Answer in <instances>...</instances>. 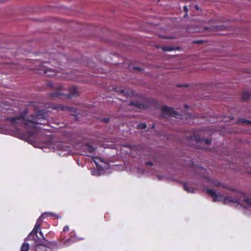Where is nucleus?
Segmentation results:
<instances>
[{
  "label": "nucleus",
  "instance_id": "1",
  "mask_svg": "<svg viewBox=\"0 0 251 251\" xmlns=\"http://www.w3.org/2000/svg\"><path fill=\"white\" fill-rule=\"evenodd\" d=\"M25 114H20L18 116L7 117L5 119L9 121L14 126L24 125L28 129L27 139L31 141V139L34 138L38 131V127L37 125H45L48 123L46 116L42 111H39L35 116L31 115L25 120L24 118Z\"/></svg>",
  "mask_w": 251,
  "mask_h": 251
},
{
  "label": "nucleus",
  "instance_id": "2",
  "mask_svg": "<svg viewBox=\"0 0 251 251\" xmlns=\"http://www.w3.org/2000/svg\"><path fill=\"white\" fill-rule=\"evenodd\" d=\"M41 224L36 223L34 228L32 231L28 234L25 239V242L23 244L21 251H28L30 248L42 246L52 250L56 249L57 248V244L56 242H50L46 239L42 231L39 232V234L41 236V238L38 237L37 233L38 230L40 229Z\"/></svg>",
  "mask_w": 251,
  "mask_h": 251
},
{
  "label": "nucleus",
  "instance_id": "3",
  "mask_svg": "<svg viewBox=\"0 0 251 251\" xmlns=\"http://www.w3.org/2000/svg\"><path fill=\"white\" fill-rule=\"evenodd\" d=\"M207 193L212 197L214 201H223L225 204L236 205V206L238 204H240L242 206H243L242 202H245L247 206H251V199L247 197L245 194L242 192L237 193L236 198L230 196L225 197L223 195L217 194L211 189H207Z\"/></svg>",
  "mask_w": 251,
  "mask_h": 251
},
{
  "label": "nucleus",
  "instance_id": "4",
  "mask_svg": "<svg viewBox=\"0 0 251 251\" xmlns=\"http://www.w3.org/2000/svg\"><path fill=\"white\" fill-rule=\"evenodd\" d=\"M163 116H169L172 117H176L177 113L173 108L167 106H163L161 108Z\"/></svg>",
  "mask_w": 251,
  "mask_h": 251
},
{
  "label": "nucleus",
  "instance_id": "5",
  "mask_svg": "<svg viewBox=\"0 0 251 251\" xmlns=\"http://www.w3.org/2000/svg\"><path fill=\"white\" fill-rule=\"evenodd\" d=\"M192 138L194 139L197 143H204L205 145H209L211 144V140L208 139H201L199 135H194L192 137Z\"/></svg>",
  "mask_w": 251,
  "mask_h": 251
},
{
  "label": "nucleus",
  "instance_id": "6",
  "mask_svg": "<svg viewBox=\"0 0 251 251\" xmlns=\"http://www.w3.org/2000/svg\"><path fill=\"white\" fill-rule=\"evenodd\" d=\"M79 94V93L77 88L75 86H73L70 87L69 90V94H68V97H77L78 96Z\"/></svg>",
  "mask_w": 251,
  "mask_h": 251
},
{
  "label": "nucleus",
  "instance_id": "7",
  "mask_svg": "<svg viewBox=\"0 0 251 251\" xmlns=\"http://www.w3.org/2000/svg\"><path fill=\"white\" fill-rule=\"evenodd\" d=\"M63 87L62 86H60L57 92L54 93H52L50 94V97L52 98H59L60 96H61L63 95H64V93H61L60 91L63 90Z\"/></svg>",
  "mask_w": 251,
  "mask_h": 251
},
{
  "label": "nucleus",
  "instance_id": "8",
  "mask_svg": "<svg viewBox=\"0 0 251 251\" xmlns=\"http://www.w3.org/2000/svg\"><path fill=\"white\" fill-rule=\"evenodd\" d=\"M130 104L131 105H134L136 107L141 108V109H146L149 107L148 104L141 103L140 102H130Z\"/></svg>",
  "mask_w": 251,
  "mask_h": 251
},
{
  "label": "nucleus",
  "instance_id": "9",
  "mask_svg": "<svg viewBox=\"0 0 251 251\" xmlns=\"http://www.w3.org/2000/svg\"><path fill=\"white\" fill-rule=\"evenodd\" d=\"M209 182L211 183V184H213L214 186L225 187V185L221 183L217 180H213L209 179Z\"/></svg>",
  "mask_w": 251,
  "mask_h": 251
},
{
  "label": "nucleus",
  "instance_id": "10",
  "mask_svg": "<svg viewBox=\"0 0 251 251\" xmlns=\"http://www.w3.org/2000/svg\"><path fill=\"white\" fill-rule=\"evenodd\" d=\"M183 188L188 193H194L196 190L194 188L189 187L186 184H184Z\"/></svg>",
  "mask_w": 251,
  "mask_h": 251
},
{
  "label": "nucleus",
  "instance_id": "11",
  "mask_svg": "<svg viewBox=\"0 0 251 251\" xmlns=\"http://www.w3.org/2000/svg\"><path fill=\"white\" fill-rule=\"evenodd\" d=\"M242 98L245 100H248L251 99V95L249 92H244Z\"/></svg>",
  "mask_w": 251,
  "mask_h": 251
},
{
  "label": "nucleus",
  "instance_id": "12",
  "mask_svg": "<svg viewBox=\"0 0 251 251\" xmlns=\"http://www.w3.org/2000/svg\"><path fill=\"white\" fill-rule=\"evenodd\" d=\"M239 123L243 124V125H249L251 124V122L248 120H246L245 119H240L238 122Z\"/></svg>",
  "mask_w": 251,
  "mask_h": 251
},
{
  "label": "nucleus",
  "instance_id": "13",
  "mask_svg": "<svg viewBox=\"0 0 251 251\" xmlns=\"http://www.w3.org/2000/svg\"><path fill=\"white\" fill-rule=\"evenodd\" d=\"M44 215V217H56L57 218H59V217L56 214L52 213V212H45L43 214Z\"/></svg>",
  "mask_w": 251,
  "mask_h": 251
},
{
  "label": "nucleus",
  "instance_id": "14",
  "mask_svg": "<svg viewBox=\"0 0 251 251\" xmlns=\"http://www.w3.org/2000/svg\"><path fill=\"white\" fill-rule=\"evenodd\" d=\"M60 108L61 110H63V111L68 110V111H73L74 112H75L73 108H72L71 107H69L67 106H61Z\"/></svg>",
  "mask_w": 251,
  "mask_h": 251
},
{
  "label": "nucleus",
  "instance_id": "15",
  "mask_svg": "<svg viewBox=\"0 0 251 251\" xmlns=\"http://www.w3.org/2000/svg\"><path fill=\"white\" fill-rule=\"evenodd\" d=\"M162 49L164 51H172L174 50L173 48L168 47H162Z\"/></svg>",
  "mask_w": 251,
  "mask_h": 251
},
{
  "label": "nucleus",
  "instance_id": "16",
  "mask_svg": "<svg viewBox=\"0 0 251 251\" xmlns=\"http://www.w3.org/2000/svg\"><path fill=\"white\" fill-rule=\"evenodd\" d=\"M45 218L44 215H43V214L39 217V218L37 219L36 223L42 224L43 220Z\"/></svg>",
  "mask_w": 251,
  "mask_h": 251
},
{
  "label": "nucleus",
  "instance_id": "17",
  "mask_svg": "<svg viewBox=\"0 0 251 251\" xmlns=\"http://www.w3.org/2000/svg\"><path fill=\"white\" fill-rule=\"evenodd\" d=\"M138 128L139 129H144L146 127V125L145 123H140L137 125Z\"/></svg>",
  "mask_w": 251,
  "mask_h": 251
},
{
  "label": "nucleus",
  "instance_id": "18",
  "mask_svg": "<svg viewBox=\"0 0 251 251\" xmlns=\"http://www.w3.org/2000/svg\"><path fill=\"white\" fill-rule=\"evenodd\" d=\"M101 121L104 123H107L109 121V119L108 118H103L101 119Z\"/></svg>",
  "mask_w": 251,
  "mask_h": 251
},
{
  "label": "nucleus",
  "instance_id": "19",
  "mask_svg": "<svg viewBox=\"0 0 251 251\" xmlns=\"http://www.w3.org/2000/svg\"><path fill=\"white\" fill-rule=\"evenodd\" d=\"M215 28V30H222L224 29V27L223 26H220L216 27Z\"/></svg>",
  "mask_w": 251,
  "mask_h": 251
},
{
  "label": "nucleus",
  "instance_id": "20",
  "mask_svg": "<svg viewBox=\"0 0 251 251\" xmlns=\"http://www.w3.org/2000/svg\"><path fill=\"white\" fill-rule=\"evenodd\" d=\"M69 226H65L64 227L63 231H64V232H67V231H69Z\"/></svg>",
  "mask_w": 251,
  "mask_h": 251
},
{
  "label": "nucleus",
  "instance_id": "21",
  "mask_svg": "<svg viewBox=\"0 0 251 251\" xmlns=\"http://www.w3.org/2000/svg\"><path fill=\"white\" fill-rule=\"evenodd\" d=\"M71 240L70 239H68L64 242V244L68 245L70 242H71Z\"/></svg>",
  "mask_w": 251,
  "mask_h": 251
},
{
  "label": "nucleus",
  "instance_id": "22",
  "mask_svg": "<svg viewBox=\"0 0 251 251\" xmlns=\"http://www.w3.org/2000/svg\"><path fill=\"white\" fill-rule=\"evenodd\" d=\"M146 165L147 166H152L153 165V163L149 161V162H147L146 163Z\"/></svg>",
  "mask_w": 251,
  "mask_h": 251
},
{
  "label": "nucleus",
  "instance_id": "23",
  "mask_svg": "<svg viewBox=\"0 0 251 251\" xmlns=\"http://www.w3.org/2000/svg\"><path fill=\"white\" fill-rule=\"evenodd\" d=\"M50 72V71H45V74L48 76L51 75L48 73V72Z\"/></svg>",
  "mask_w": 251,
  "mask_h": 251
},
{
  "label": "nucleus",
  "instance_id": "24",
  "mask_svg": "<svg viewBox=\"0 0 251 251\" xmlns=\"http://www.w3.org/2000/svg\"><path fill=\"white\" fill-rule=\"evenodd\" d=\"M134 70H137V71H140L141 69L138 67H135L133 68Z\"/></svg>",
  "mask_w": 251,
  "mask_h": 251
},
{
  "label": "nucleus",
  "instance_id": "25",
  "mask_svg": "<svg viewBox=\"0 0 251 251\" xmlns=\"http://www.w3.org/2000/svg\"><path fill=\"white\" fill-rule=\"evenodd\" d=\"M157 178H158L159 180H161L162 179L163 177L158 176Z\"/></svg>",
  "mask_w": 251,
  "mask_h": 251
},
{
  "label": "nucleus",
  "instance_id": "26",
  "mask_svg": "<svg viewBox=\"0 0 251 251\" xmlns=\"http://www.w3.org/2000/svg\"><path fill=\"white\" fill-rule=\"evenodd\" d=\"M194 42L195 43H200L201 42V41H195Z\"/></svg>",
  "mask_w": 251,
  "mask_h": 251
},
{
  "label": "nucleus",
  "instance_id": "27",
  "mask_svg": "<svg viewBox=\"0 0 251 251\" xmlns=\"http://www.w3.org/2000/svg\"><path fill=\"white\" fill-rule=\"evenodd\" d=\"M121 92L124 94V95H125L126 93H125V90H122Z\"/></svg>",
  "mask_w": 251,
  "mask_h": 251
},
{
  "label": "nucleus",
  "instance_id": "28",
  "mask_svg": "<svg viewBox=\"0 0 251 251\" xmlns=\"http://www.w3.org/2000/svg\"><path fill=\"white\" fill-rule=\"evenodd\" d=\"M184 9L185 11H187V8L186 6H184Z\"/></svg>",
  "mask_w": 251,
  "mask_h": 251
},
{
  "label": "nucleus",
  "instance_id": "29",
  "mask_svg": "<svg viewBox=\"0 0 251 251\" xmlns=\"http://www.w3.org/2000/svg\"><path fill=\"white\" fill-rule=\"evenodd\" d=\"M177 86L178 87H182L183 86V85H177Z\"/></svg>",
  "mask_w": 251,
  "mask_h": 251
},
{
  "label": "nucleus",
  "instance_id": "30",
  "mask_svg": "<svg viewBox=\"0 0 251 251\" xmlns=\"http://www.w3.org/2000/svg\"><path fill=\"white\" fill-rule=\"evenodd\" d=\"M93 151V149L92 148L90 149V151L92 152Z\"/></svg>",
  "mask_w": 251,
  "mask_h": 251
},
{
  "label": "nucleus",
  "instance_id": "31",
  "mask_svg": "<svg viewBox=\"0 0 251 251\" xmlns=\"http://www.w3.org/2000/svg\"><path fill=\"white\" fill-rule=\"evenodd\" d=\"M205 171V170H204V169H201V171H202V172H203V171Z\"/></svg>",
  "mask_w": 251,
  "mask_h": 251
},
{
  "label": "nucleus",
  "instance_id": "32",
  "mask_svg": "<svg viewBox=\"0 0 251 251\" xmlns=\"http://www.w3.org/2000/svg\"><path fill=\"white\" fill-rule=\"evenodd\" d=\"M60 150H63V148H62V147H60Z\"/></svg>",
  "mask_w": 251,
  "mask_h": 251
},
{
  "label": "nucleus",
  "instance_id": "33",
  "mask_svg": "<svg viewBox=\"0 0 251 251\" xmlns=\"http://www.w3.org/2000/svg\"><path fill=\"white\" fill-rule=\"evenodd\" d=\"M96 165H98L97 162L96 161H94Z\"/></svg>",
  "mask_w": 251,
  "mask_h": 251
},
{
  "label": "nucleus",
  "instance_id": "34",
  "mask_svg": "<svg viewBox=\"0 0 251 251\" xmlns=\"http://www.w3.org/2000/svg\"><path fill=\"white\" fill-rule=\"evenodd\" d=\"M197 9H199L198 7L197 6H196Z\"/></svg>",
  "mask_w": 251,
  "mask_h": 251
}]
</instances>
